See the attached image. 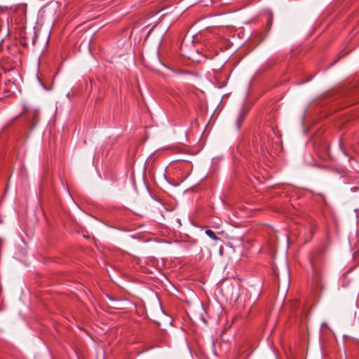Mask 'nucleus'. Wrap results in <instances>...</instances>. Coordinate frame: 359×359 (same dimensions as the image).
I'll use <instances>...</instances> for the list:
<instances>
[{"label":"nucleus","mask_w":359,"mask_h":359,"mask_svg":"<svg viewBox=\"0 0 359 359\" xmlns=\"http://www.w3.org/2000/svg\"><path fill=\"white\" fill-rule=\"evenodd\" d=\"M23 111L19 115L15 117L14 120H17L19 117L22 115L27 116V121L31 124V129H33L35 126L38 123L39 120V114L37 109H29L27 104H23Z\"/></svg>","instance_id":"obj_1"},{"label":"nucleus","mask_w":359,"mask_h":359,"mask_svg":"<svg viewBox=\"0 0 359 359\" xmlns=\"http://www.w3.org/2000/svg\"><path fill=\"white\" fill-rule=\"evenodd\" d=\"M247 114V110L245 109H242L239 114L238 116L237 120H236V128L238 130L241 127L243 121L245 119Z\"/></svg>","instance_id":"obj_2"},{"label":"nucleus","mask_w":359,"mask_h":359,"mask_svg":"<svg viewBox=\"0 0 359 359\" xmlns=\"http://www.w3.org/2000/svg\"><path fill=\"white\" fill-rule=\"evenodd\" d=\"M205 234L214 241L219 240V238L216 236L215 233L210 229L206 230Z\"/></svg>","instance_id":"obj_3"},{"label":"nucleus","mask_w":359,"mask_h":359,"mask_svg":"<svg viewBox=\"0 0 359 359\" xmlns=\"http://www.w3.org/2000/svg\"><path fill=\"white\" fill-rule=\"evenodd\" d=\"M282 287H283V294H284L285 292L287 290L289 287V280L288 277L286 276L285 277V280L282 283Z\"/></svg>","instance_id":"obj_4"},{"label":"nucleus","mask_w":359,"mask_h":359,"mask_svg":"<svg viewBox=\"0 0 359 359\" xmlns=\"http://www.w3.org/2000/svg\"><path fill=\"white\" fill-rule=\"evenodd\" d=\"M20 175H21L22 177H26V176H27V170H26V169H25L24 167H22V168H21V170H20Z\"/></svg>","instance_id":"obj_5"},{"label":"nucleus","mask_w":359,"mask_h":359,"mask_svg":"<svg viewBox=\"0 0 359 359\" xmlns=\"http://www.w3.org/2000/svg\"><path fill=\"white\" fill-rule=\"evenodd\" d=\"M278 294H280V285H281V283H280V280L279 279V278H278Z\"/></svg>","instance_id":"obj_6"},{"label":"nucleus","mask_w":359,"mask_h":359,"mask_svg":"<svg viewBox=\"0 0 359 359\" xmlns=\"http://www.w3.org/2000/svg\"><path fill=\"white\" fill-rule=\"evenodd\" d=\"M314 276H315V278H316V279L318 278V275H317V273H316V272H315Z\"/></svg>","instance_id":"obj_7"},{"label":"nucleus","mask_w":359,"mask_h":359,"mask_svg":"<svg viewBox=\"0 0 359 359\" xmlns=\"http://www.w3.org/2000/svg\"><path fill=\"white\" fill-rule=\"evenodd\" d=\"M311 235L313 233V228L311 229Z\"/></svg>","instance_id":"obj_8"},{"label":"nucleus","mask_w":359,"mask_h":359,"mask_svg":"<svg viewBox=\"0 0 359 359\" xmlns=\"http://www.w3.org/2000/svg\"><path fill=\"white\" fill-rule=\"evenodd\" d=\"M151 30H152V29H149V32L148 34H150V32H151Z\"/></svg>","instance_id":"obj_9"},{"label":"nucleus","mask_w":359,"mask_h":359,"mask_svg":"<svg viewBox=\"0 0 359 359\" xmlns=\"http://www.w3.org/2000/svg\"><path fill=\"white\" fill-rule=\"evenodd\" d=\"M168 321L170 320L169 318L165 317Z\"/></svg>","instance_id":"obj_10"}]
</instances>
